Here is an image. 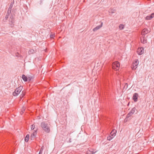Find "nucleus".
<instances>
[{
  "label": "nucleus",
  "mask_w": 154,
  "mask_h": 154,
  "mask_svg": "<svg viewBox=\"0 0 154 154\" xmlns=\"http://www.w3.org/2000/svg\"><path fill=\"white\" fill-rule=\"evenodd\" d=\"M41 127L42 129L46 133H49L50 131V124L43 122L41 124Z\"/></svg>",
  "instance_id": "nucleus-1"
},
{
  "label": "nucleus",
  "mask_w": 154,
  "mask_h": 154,
  "mask_svg": "<svg viewBox=\"0 0 154 154\" xmlns=\"http://www.w3.org/2000/svg\"><path fill=\"white\" fill-rule=\"evenodd\" d=\"M112 68L115 71H119L120 69V64L118 61L113 63L112 64Z\"/></svg>",
  "instance_id": "nucleus-2"
},
{
  "label": "nucleus",
  "mask_w": 154,
  "mask_h": 154,
  "mask_svg": "<svg viewBox=\"0 0 154 154\" xmlns=\"http://www.w3.org/2000/svg\"><path fill=\"white\" fill-rule=\"evenodd\" d=\"M22 89V87L20 86L16 88L15 91L13 93V95L14 96H17L21 91Z\"/></svg>",
  "instance_id": "nucleus-3"
},
{
  "label": "nucleus",
  "mask_w": 154,
  "mask_h": 154,
  "mask_svg": "<svg viewBox=\"0 0 154 154\" xmlns=\"http://www.w3.org/2000/svg\"><path fill=\"white\" fill-rule=\"evenodd\" d=\"M138 63L139 62L138 60H135L134 62L132 64V69L134 70L136 69L137 67Z\"/></svg>",
  "instance_id": "nucleus-4"
},
{
  "label": "nucleus",
  "mask_w": 154,
  "mask_h": 154,
  "mask_svg": "<svg viewBox=\"0 0 154 154\" xmlns=\"http://www.w3.org/2000/svg\"><path fill=\"white\" fill-rule=\"evenodd\" d=\"M144 49L143 48H138L137 50V52L139 55H140L144 53Z\"/></svg>",
  "instance_id": "nucleus-5"
},
{
  "label": "nucleus",
  "mask_w": 154,
  "mask_h": 154,
  "mask_svg": "<svg viewBox=\"0 0 154 154\" xmlns=\"http://www.w3.org/2000/svg\"><path fill=\"white\" fill-rule=\"evenodd\" d=\"M101 65L102 64L101 62L99 61L94 66V68L95 69H97V68L98 69L100 68L101 67Z\"/></svg>",
  "instance_id": "nucleus-6"
},
{
  "label": "nucleus",
  "mask_w": 154,
  "mask_h": 154,
  "mask_svg": "<svg viewBox=\"0 0 154 154\" xmlns=\"http://www.w3.org/2000/svg\"><path fill=\"white\" fill-rule=\"evenodd\" d=\"M102 25L103 23H102L100 25L97 26L95 28H94L93 30V31L94 32H95L97 31V30L99 29L100 28H101L102 27Z\"/></svg>",
  "instance_id": "nucleus-7"
},
{
  "label": "nucleus",
  "mask_w": 154,
  "mask_h": 154,
  "mask_svg": "<svg viewBox=\"0 0 154 154\" xmlns=\"http://www.w3.org/2000/svg\"><path fill=\"white\" fill-rule=\"evenodd\" d=\"M149 32L148 30L147 29H144L141 32V35L143 36L146 34H147Z\"/></svg>",
  "instance_id": "nucleus-8"
},
{
  "label": "nucleus",
  "mask_w": 154,
  "mask_h": 154,
  "mask_svg": "<svg viewBox=\"0 0 154 154\" xmlns=\"http://www.w3.org/2000/svg\"><path fill=\"white\" fill-rule=\"evenodd\" d=\"M154 17V13H152L150 16H147L146 17V20H151Z\"/></svg>",
  "instance_id": "nucleus-9"
},
{
  "label": "nucleus",
  "mask_w": 154,
  "mask_h": 154,
  "mask_svg": "<svg viewBox=\"0 0 154 154\" xmlns=\"http://www.w3.org/2000/svg\"><path fill=\"white\" fill-rule=\"evenodd\" d=\"M36 131H34L32 134L31 135L30 139L31 140H33L35 138L36 135Z\"/></svg>",
  "instance_id": "nucleus-10"
},
{
  "label": "nucleus",
  "mask_w": 154,
  "mask_h": 154,
  "mask_svg": "<svg viewBox=\"0 0 154 154\" xmlns=\"http://www.w3.org/2000/svg\"><path fill=\"white\" fill-rule=\"evenodd\" d=\"M141 41L143 43H145L146 42V38H144L143 36L140 38Z\"/></svg>",
  "instance_id": "nucleus-11"
},
{
  "label": "nucleus",
  "mask_w": 154,
  "mask_h": 154,
  "mask_svg": "<svg viewBox=\"0 0 154 154\" xmlns=\"http://www.w3.org/2000/svg\"><path fill=\"white\" fill-rule=\"evenodd\" d=\"M137 97H138V94L136 93H135L134 94L133 96V99L134 101L136 102L137 100Z\"/></svg>",
  "instance_id": "nucleus-12"
},
{
  "label": "nucleus",
  "mask_w": 154,
  "mask_h": 154,
  "mask_svg": "<svg viewBox=\"0 0 154 154\" xmlns=\"http://www.w3.org/2000/svg\"><path fill=\"white\" fill-rule=\"evenodd\" d=\"M22 78L23 80L25 82H26L27 80V77L24 75H23L22 76Z\"/></svg>",
  "instance_id": "nucleus-13"
},
{
  "label": "nucleus",
  "mask_w": 154,
  "mask_h": 154,
  "mask_svg": "<svg viewBox=\"0 0 154 154\" xmlns=\"http://www.w3.org/2000/svg\"><path fill=\"white\" fill-rule=\"evenodd\" d=\"M116 131H114V130H113L111 133V135L112 136L114 137L116 135Z\"/></svg>",
  "instance_id": "nucleus-14"
},
{
  "label": "nucleus",
  "mask_w": 154,
  "mask_h": 154,
  "mask_svg": "<svg viewBox=\"0 0 154 154\" xmlns=\"http://www.w3.org/2000/svg\"><path fill=\"white\" fill-rule=\"evenodd\" d=\"M29 135L28 134H27L25 138V140L26 142H27L29 140Z\"/></svg>",
  "instance_id": "nucleus-15"
},
{
  "label": "nucleus",
  "mask_w": 154,
  "mask_h": 154,
  "mask_svg": "<svg viewBox=\"0 0 154 154\" xmlns=\"http://www.w3.org/2000/svg\"><path fill=\"white\" fill-rule=\"evenodd\" d=\"M124 27V25L122 24H120L119 26V29L121 30L123 29Z\"/></svg>",
  "instance_id": "nucleus-16"
},
{
  "label": "nucleus",
  "mask_w": 154,
  "mask_h": 154,
  "mask_svg": "<svg viewBox=\"0 0 154 154\" xmlns=\"http://www.w3.org/2000/svg\"><path fill=\"white\" fill-rule=\"evenodd\" d=\"M133 114L131 113V111L128 114L127 116V118H128L130 117Z\"/></svg>",
  "instance_id": "nucleus-17"
},
{
  "label": "nucleus",
  "mask_w": 154,
  "mask_h": 154,
  "mask_svg": "<svg viewBox=\"0 0 154 154\" xmlns=\"http://www.w3.org/2000/svg\"><path fill=\"white\" fill-rule=\"evenodd\" d=\"M113 137L112 136H110L107 137V139L109 140H110L113 138Z\"/></svg>",
  "instance_id": "nucleus-18"
},
{
  "label": "nucleus",
  "mask_w": 154,
  "mask_h": 154,
  "mask_svg": "<svg viewBox=\"0 0 154 154\" xmlns=\"http://www.w3.org/2000/svg\"><path fill=\"white\" fill-rule=\"evenodd\" d=\"M135 109H136L135 108H134L131 111V113L132 114H133L134 113V112H135Z\"/></svg>",
  "instance_id": "nucleus-19"
},
{
  "label": "nucleus",
  "mask_w": 154,
  "mask_h": 154,
  "mask_svg": "<svg viewBox=\"0 0 154 154\" xmlns=\"http://www.w3.org/2000/svg\"><path fill=\"white\" fill-rule=\"evenodd\" d=\"M35 126L34 125H32L31 126V129L32 130H33L35 128Z\"/></svg>",
  "instance_id": "nucleus-20"
},
{
  "label": "nucleus",
  "mask_w": 154,
  "mask_h": 154,
  "mask_svg": "<svg viewBox=\"0 0 154 154\" xmlns=\"http://www.w3.org/2000/svg\"><path fill=\"white\" fill-rule=\"evenodd\" d=\"M97 152V151H96L95 150H93V149L91 150V153H92V154L95 153V152Z\"/></svg>",
  "instance_id": "nucleus-21"
},
{
  "label": "nucleus",
  "mask_w": 154,
  "mask_h": 154,
  "mask_svg": "<svg viewBox=\"0 0 154 154\" xmlns=\"http://www.w3.org/2000/svg\"><path fill=\"white\" fill-rule=\"evenodd\" d=\"M54 36H55L54 34H51L50 35V37L51 38H53L54 37Z\"/></svg>",
  "instance_id": "nucleus-22"
},
{
  "label": "nucleus",
  "mask_w": 154,
  "mask_h": 154,
  "mask_svg": "<svg viewBox=\"0 0 154 154\" xmlns=\"http://www.w3.org/2000/svg\"><path fill=\"white\" fill-rule=\"evenodd\" d=\"M128 87V85L127 83H126L124 86V88H125V89H126Z\"/></svg>",
  "instance_id": "nucleus-23"
},
{
  "label": "nucleus",
  "mask_w": 154,
  "mask_h": 154,
  "mask_svg": "<svg viewBox=\"0 0 154 154\" xmlns=\"http://www.w3.org/2000/svg\"><path fill=\"white\" fill-rule=\"evenodd\" d=\"M25 109V107H23L22 108V110H21V112H22V113H23V112L24 111Z\"/></svg>",
  "instance_id": "nucleus-24"
},
{
  "label": "nucleus",
  "mask_w": 154,
  "mask_h": 154,
  "mask_svg": "<svg viewBox=\"0 0 154 154\" xmlns=\"http://www.w3.org/2000/svg\"><path fill=\"white\" fill-rule=\"evenodd\" d=\"M91 153V150H88L87 152V154H92V153Z\"/></svg>",
  "instance_id": "nucleus-25"
},
{
  "label": "nucleus",
  "mask_w": 154,
  "mask_h": 154,
  "mask_svg": "<svg viewBox=\"0 0 154 154\" xmlns=\"http://www.w3.org/2000/svg\"><path fill=\"white\" fill-rule=\"evenodd\" d=\"M43 149V147H42L41 148V149L40 151V152H39V154H40V153H41L42 152Z\"/></svg>",
  "instance_id": "nucleus-26"
},
{
  "label": "nucleus",
  "mask_w": 154,
  "mask_h": 154,
  "mask_svg": "<svg viewBox=\"0 0 154 154\" xmlns=\"http://www.w3.org/2000/svg\"><path fill=\"white\" fill-rule=\"evenodd\" d=\"M127 118H127V117H126V118L124 120V122H126L128 121V120Z\"/></svg>",
  "instance_id": "nucleus-27"
},
{
  "label": "nucleus",
  "mask_w": 154,
  "mask_h": 154,
  "mask_svg": "<svg viewBox=\"0 0 154 154\" xmlns=\"http://www.w3.org/2000/svg\"><path fill=\"white\" fill-rule=\"evenodd\" d=\"M34 51V50H31L29 51V52L31 53H33Z\"/></svg>",
  "instance_id": "nucleus-28"
},
{
  "label": "nucleus",
  "mask_w": 154,
  "mask_h": 154,
  "mask_svg": "<svg viewBox=\"0 0 154 154\" xmlns=\"http://www.w3.org/2000/svg\"><path fill=\"white\" fill-rule=\"evenodd\" d=\"M24 94H23V95L22 96V97H23V96H24Z\"/></svg>",
  "instance_id": "nucleus-29"
}]
</instances>
